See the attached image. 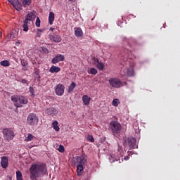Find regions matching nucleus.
Returning <instances> with one entry per match:
<instances>
[{
	"instance_id": "nucleus-1",
	"label": "nucleus",
	"mask_w": 180,
	"mask_h": 180,
	"mask_svg": "<svg viewBox=\"0 0 180 180\" xmlns=\"http://www.w3.org/2000/svg\"><path fill=\"white\" fill-rule=\"evenodd\" d=\"M47 174V167L43 163H37L30 167V179L39 180Z\"/></svg>"
},
{
	"instance_id": "nucleus-2",
	"label": "nucleus",
	"mask_w": 180,
	"mask_h": 180,
	"mask_svg": "<svg viewBox=\"0 0 180 180\" xmlns=\"http://www.w3.org/2000/svg\"><path fill=\"white\" fill-rule=\"evenodd\" d=\"M88 158L86 155L82 154L81 156H77L76 158V164H77V172L78 176L82 175L84 172V165L86 164Z\"/></svg>"
},
{
	"instance_id": "nucleus-3",
	"label": "nucleus",
	"mask_w": 180,
	"mask_h": 180,
	"mask_svg": "<svg viewBox=\"0 0 180 180\" xmlns=\"http://www.w3.org/2000/svg\"><path fill=\"white\" fill-rule=\"evenodd\" d=\"M34 19H36V14L33 13L32 12L27 14L22 25L23 32H28L29 25H30V22H33Z\"/></svg>"
},
{
	"instance_id": "nucleus-4",
	"label": "nucleus",
	"mask_w": 180,
	"mask_h": 180,
	"mask_svg": "<svg viewBox=\"0 0 180 180\" xmlns=\"http://www.w3.org/2000/svg\"><path fill=\"white\" fill-rule=\"evenodd\" d=\"M11 101L14 102L16 108H22V105H26L27 103V98L24 96H12Z\"/></svg>"
},
{
	"instance_id": "nucleus-5",
	"label": "nucleus",
	"mask_w": 180,
	"mask_h": 180,
	"mask_svg": "<svg viewBox=\"0 0 180 180\" xmlns=\"http://www.w3.org/2000/svg\"><path fill=\"white\" fill-rule=\"evenodd\" d=\"M2 134L5 141H11V140H13L15 138V133L10 129H4Z\"/></svg>"
},
{
	"instance_id": "nucleus-6",
	"label": "nucleus",
	"mask_w": 180,
	"mask_h": 180,
	"mask_svg": "<svg viewBox=\"0 0 180 180\" xmlns=\"http://www.w3.org/2000/svg\"><path fill=\"white\" fill-rule=\"evenodd\" d=\"M108 82L110 85V86H112V88H122L123 86V82H122V80L117 79V78H110L108 80Z\"/></svg>"
},
{
	"instance_id": "nucleus-7",
	"label": "nucleus",
	"mask_w": 180,
	"mask_h": 180,
	"mask_svg": "<svg viewBox=\"0 0 180 180\" xmlns=\"http://www.w3.org/2000/svg\"><path fill=\"white\" fill-rule=\"evenodd\" d=\"M27 123L30 126H34V124H37L39 123V117L34 113H30L27 119Z\"/></svg>"
},
{
	"instance_id": "nucleus-8",
	"label": "nucleus",
	"mask_w": 180,
	"mask_h": 180,
	"mask_svg": "<svg viewBox=\"0 0 180 180\" xmlns=\"http://www.w3.org/2000/svg\"><path fill=\"white\" fill-rule=\"evenodd\" d=\"M110 127L113 134H119L120 130H122V125L116 121L110 122Z\"/></svg>"
},
{
	"instance_id": "nucleus-9",
	"label": "nucleus",
	"mask_w": 180,
	"mask_h": 180,
	"mask_svg": "<svg viewBox=\"0 0 180 180\" xmlns=\"http://www.w3.org/2000/svg\"><path fill=\"white\" fill-rule=\"evenodd\" d=\"M65 91V86L63 84H58L55 86V94L58 96H63Z\"/></svg>"
},
{
	"instance_id": "nucleus-10",
	"label": "nucleus",
	"mask_w": 180,
	"mask_h": 180,
	"mask_svg": "<svg viewBox=\"0 0 180 180\" xmlns=\"http://www.w3.org/2000/svg\"><path fill=\"white\" fill-rule=\"evenodd\" d=\"M121 74L122 77H126L127 75L128 77H134V69L133 68H124L121 70Z\"/></svg>"
},
{
	"instance_id": "nucleus-11",
	"label": "nucleus",
	"mask_w": 180,
	"mask_h": 180,
	"mask_svg": "<svg viewBox=\"0 0 180 180\" xmlns=\"http://www.w3.org/2000/svg\"><path fill=\"white\" fill-rule=\"evenodd\" d=\"M122 56H124L125 61L127 60V58H131V60H133V58H136V56H133V53L131 51H129L127 49H124L123 52L122 53Z\"/></svg>"
},
{
	"instance_id": "nucleus-12",
	"label": "nucleus",
	"mask_w": 180,
	"mask_h": 180,
	"mask_svg": "<svg viewBox=\"0 0 180 180\" xmlns=\"http://www.w3.org/2000/svg\"><path fill=\"white\" fill-rule=\"evenodd\" d=\"M94 64L98 68V70H100V71H103V68H105V65L103 63L99 61V59L94 58L93 59Z\"/></svg>"
},
{
	"instance_id": "nucleus-13",
	"label": "nucleus",
	"mask_w": 180,
	"mask_h": 180,
	"mask_svg": "<svg viewBox=\"0 0 180 180\" xmlns=\"http://www.w3.org/2000/svg\"><path fill=\"white\" fill-rule=\"evenodd\" d=\"M49 39H51V41H54V43H60L62 40L61 37L57 34H51L49 35Z\"/></svg>"
},
{
	"instance_id": "nucleus-14",
	"label": "nucleus",
	"mask_w": 180,
	"mask_h": 180,
	"mask_svg": "<svg viewBox=\"0 0 180 180\" xmlns=\"http://www.w3.org/2000/svg\"><path fill=\"white\" fill-rule=\"evenodd\" d=\"M45 113H46V115H49L50 116H56V115L58 113V110H57L56 108L52 107L46 109Z\"/></svg>"
},
{
	"instance_id": "nucleus-15",
	"label": "nucleus",
	"mask_w": 180,
	"mask_h": 180,
	"mask_svg": "<svg viewBox=\"0 0 180 180\" xmlns=\"http://www.w3.org/2000/svg\"><path fill=\"white\" fill-rule=\"evenodd\" d=\"M64 55L58 54L52 59V64H57L60 61H64Z\"/></svg>"
},
{
	"instance_id": "nucleus-16",
	"label": "nucleus",
	"mask_w": 180,
	"mask_h": 180,
	"mask_svg": "<svg viewBox=\"0 0 180 180\" xmlns=\"http://www.w3.org/2000/svg\"><path fill=\"white\" fill-rule=\"evenodd\" d=\"M128 146L130 148H136L137 144L136 143V139L134 138H128L127 139Z\"/></svg>"
},
{
	"instance_id": "nucleus-17",
	"label": "nucleus",
	"mask_w": 180,
	"mask_h": 180,
	"mask_svg": "<svg viewBox=\"0 0 180 180\" xmlns=\"http://www.w3.org/2000/svg\"><path fill=\"white\" fill-rule=\"evenodd\" d=\"M75 34L76 37H82L84 36V32L80 27H75Z\"/></svg>"
},
{
	"instance_id": "nucleus-18",
	"label": "nucleus",
	"mask_w": 180,
	"mask_h": 180,
	"mask_svg": "<svg viewBox=\"0 0 180 180\" xmlns=\"http://www.w3.org/2000/svg\"><path fill=\"white\" fill-rule=\"evenodd\" d=\"M82 101L85 106H88L91 102V97L88 96L87 95H84L82 96Z\"/></svg>"
},
{
	"instance_id": "nucleus-19",
	"label": "nucleus",
	"mask_w": 180,
	"mask_h": 180,
	"mask_svg": "<svg viewBox=\"0 0 180 180\" xmlns=\"http://www.w3.org/2000/svg\"><path fill=\"white\" fill-rule=\"evenodd\" d=\"M1 165L2 168H8V158L5 156L1 158Z\"/></svg>"
},
{
	"instance_id": "nucleus-20",
	"label": "nucleus",
	"mask_w": 180,
	"mask_h": 180,
	"mask_svg": "<svg viewBox=\"0 0 180 180\" xmlns=\"http://www.w3.org/2000/svg\"><path fill=\"white\" fill-rule=\"evenodd\" d=\"M60 71H61V69L59 67L54 65H52L49 69V72H51V74H54V72H60Z\"/></svg>"
},
{
	"instance_id": "nucleus-21",
	"label": "nucleus",
	"mask_w": 180,
	"mask_h": 180,
	"mask_svg": "<svg viewBox=\"0 0 180 180\" xmlns=\"http://www.w3.org/2000/svg\"><path fill=\"white\" fill-rule=\"evenodd\" d=\"M75 86H77V84L74 82H72L68 87V94H71V92H72V91H74V89H75Z\"/></svg>"
},
{
	"instance_id": "nucleus-22",
	"label": "nucleus",
	"mask_w": 180,
	"mask_h": 180,
	"mask_svg": "<svg viewBox=\"0 0 180 180\" xmlns=\"http://www.w3.org/2000/svg\"><path fill=\"white\" fill-rule=\"evenodd\" d=\"M53 22H54V13L50 12L49 16V25H53Z\"/></svg>"
},
{
	"instance_id": "nucleus-23",
	"label": "nucleus",
	"mask_w": 180,
	"mask_h": 180,
	"mask_svg": "<svg viewBox=\"0 0 180 180\" xmlns=\"http://www.w3.org/2000/svg\"><path fill=\"white\" fill-rule=\"evenodd\" d=\"M14 8L19 6V0H8Z\"/></svg>"
},
{
	"instance_id": "nucleus-24",
	"label": "nucleus",
	"mask_w": 180,
	"mask_h": 180,
	"mask_svg": "<svg viewBox=\"0 0 180 180\" xmlns=\"http://www.w3.org/2000/svg\"><path fill=\"white\" fill-rule=\"evenodd\" d=\"M53 127L56 131H60V127H58V122L53 121L52 123Z\"/></svg>"
},
{
	"instance_id": "nucleus-25",
	"label": "nucleus",
	"mask_w": 180,
	"mask_h": 180,
	"mask_svg": "<svg viewBox=\"0 0 180 180\" xmlns=\"http://www.w3.org/2000/svg\"><path fill=\"white\" fill-rule=\"evenodd\" d=\"M16 178L17 180H23V174H22V172L19 170L16 172Z\"/></svg>"
},
{
	"instance_id": "nucleus-26",
	"label": "nucleus",
	"mask_w": 180,
	"mask_h": 180,
	"mask_svg": "<svg viewBox=\"0 0 180 180\" xmlns=\"http://www.w3.org/2000/svg\"><path fill=\"white\" fill-rule=\"evenodd\" d=\"M89 72L92 75H96V74H98V70H96L95 68H91Z\"/></svg>"
},
{
	"instance_id": "nucleus-27",
	"label": "nucleus",
	"mask_w": 180,
	"mask_h": 180,
	"mask_svg": "<svg viewBox=\"0 0 180 180\" xmlns=\"http://www.w3.org/2000/svg\"><path fill=\"white\" fill-rule=\"evenodd\" d=\"M0 65H2L3 67H9L11 64L9 63V61L8 60H3L0 63Z\"/></svg>"
},
{
	"instance_id": "nucleus-28",
	"label": "nucleus",
	"mask_w": 180,
	"mask_h": 180,
	"mask_svg": "<svg viewBox=\"0 0 180 180\" xmlns=\"http://www.w3.org/2000/svg\"><path fill=\"white\" fill-rule=\"evenodd\" d=\"M30 4H32V0H22V4L25 8L29 6Z\"/></svg>"
},
{
	"instance_id": "nucleus-29",
	"label": "nucleus",
	"mask_w": 180,
	"mask_h": 180,
	"mask_svg": "<svg viewBox=\"0 0 180 180\" xmlns=\"http://www.w3.org/2000/svg\"><path fill=\"white\" fill-rule=\"evenodd\" d=\"M33 139H34V136L32 134H28V136L25 139V141H32Z\"/></svg>"
},
{
	"instance_id": "nucleus-30",
	"label": "nucleus",
	"mask_w": 180,
	"mask_h": 180,
	"mask_svg": "<svg viewBox=\"0 0 180 180\" xmlns=\"http://www.w3.org/2000/svg\"><path fill=\"white\" fill-rule=\"evenodd\" d=\"M37 31L38 32H37V37H41V33H43V32H44V30L38 29Z\"/></svg>"
},
{
	"instance_id": "nucleus-31",
	"label": "nucleus",
	"mask_w": 180,
	"mask_h": 180,
	"mask_svg": "<svg viewBox=\"0 0 180 180\" xmlns=\"http://www.w3.org/2000/svg\"><path fill=\"white\" fill-rule=\"evenodd\" d=\"M112 105H113V106H115V107L119 106V99L115 98V99L112 101Z\"/></svg>"
},
{
	"instance_id": "nucleus-32",
	"label": "nucleus",
	"mask_w": 180,
	"mask_h": 180,
	"mask_svg": "<svg viewBox=\"0 0 180 180\" xmlns=\"http://www.w3.org/2000/svg\"><path fill=\"white\" fill-rule=\"evenodd\" d=\"M87 140L91 143H94L95 141V139H94V136H92V135H89L87 136Z\"/></svg>"
},
{
	"instance_id": "nucleus-33",
	"label": "nucleus",
	"mask_w": 180,
	"mask_h": 180,
	"mask_svg": "<svg viewBox=\"0 0 180 180\" xmlns=\"http://www.w3.org/2000/svg\"><path fill=\"white\" fill-rule=\"evenodd\" d=\"M35 25L37 27H40V18L39 17L36 19Z\"/></svg>"
},
{
	"instance_id": "nucleus-34",
	"label": "nucleus",
	"mask_w": 180,
	"mask_h": 180,
	"mask_svg": "<svg viewBox=\"0 0 180 180\" xmlns=\"http://www.w3.org/2000/svg\"><path fill=\"white\" fill-rule=\"evenodd\" d=\"M41 51H42L43 53H45V54H49V49H47V48L46 47H41Z\"/></svg>"
},
{
	"instance_id": "nucleus-35",
	"label": "nucleus",
	"mask_w": 180,
	"mask_h": 180,
	"mask_svg": "<svg viewBox=\"0 0 180 180\" xmlns=\"http://www.w3.org/2000/svg\"><path fill=\"white\" fill-rule=\"evenodd\" d=\"M58 150L59 151V153H64V146L62 145H60Z\"/></svg>"
},
{
	"instance_id": "nucleus-36",
	"label": "nucleus",
	"mask_w": 180,
	"mask_h": 180,
	"mask_svg": "<svg viewBox=\"0 0 180 180\" xmlns=\"http://www.w3.org/2000/svg\"><path fill=\"white\" fill-rule=\"evenodd\" d=\"M21 65H22V67H26V65H27V62L25 60H21Z\"/></svg>"
},
{
	"instance_id": "nucleus-37",
	"label": "nucleus",
	"mask_w": 180,
	"mask_h": 180,
	"mask_svg": "<svg viewBox=\"0 0 180 180\" xmlns=\"http://www.w3.org/2000/svg\"><path fill=\"white\" fill-rule=\"evenodd\" d=\"M30 92L32 96H34V89H33V87H32V86H30Z\"/></svg>"
},
{
	"instance_id": "nucleus-38",
	"label": "nucleus",
	"mask_w": 180,
	"mask_h": 180,
	"mask_svg": "<svg viewBox=\"0 0 180 180\" xmlns=\"http://www.w3.org/2000/svg\"><path fill=\"white\" fill-rule=\"evenodd\" d=\"M124 160H125V161H127V160H130V155H128L125 156Z\"/></svg>"
},
{
	"instance_id": "nucleus-39",
	"label": "nucleus",
	"mask_w": 180,
	"mask_h": 180,
	"mask_svg": "<svg viewBox=\"0 0 180 180\" xmlns=\"http://www.w3.org/2000/svg\"><path fill=\"white\" fill-rule=\"evenodd\" d=\"M21 82H22V84H27V81L26 79H22L21 80Z\"/></svg>"
},
{
	"instance_id": "nucleus-40",
	"label": "nucleus",
	"mask_w": 180,
	"mask_h": 180,
	"mask_svg": "<svg viewBox=\"0 0 180 180\" xmlns=\"http://www.w3.org/2000/svg\"><path fill=\"white\" fill-rule=\"evenodd\" d=\"M110 162H115V160L113 159V158H111Z\"/></svg>"
},
{
	"instance_id": "nucleus-41",
	"label": "nucleus",
	"mask_w": 180,
	"mask_h": 180,
	"mask_svg": "<svg viewBox=\"0 0 180 180\" xmlns=\"http://www.w3.org/2000/svg\"><path fill=\"white\" fill-rule=\"evenodd\" d=\"M70 2H75V0H69Z\"/></svg>"
},
{
	"instance_id": "nucleus-42",
	"label": "nucleus",
	"mask_w": 180,
	"mask_h": 180,
	"mask_svg": "<svg viewBox=\"0 0 180 180\" xmlns=\"http://www.w3.org/2000/svg\"><path fill=\"white\" fill-rule=\"evenodd\" d=\"M2 37V32H0V37Z\"/></svg>"
},
{
	"instance_id": "nucleus-43",
	"label": "nucleus",
	"mask_w": 180,
	"mask_h": 180,
	"mask_svg": "<svg viewBox=\"0 0 180 180\" xmlns=\"http://www.w3.org/2000/svg\"><path fill=\"white\" fill-rule=\"evenodd\" d=\"M35 63H36V62H34H34H32V64H35Z\"/></svg>"
},
{
	"instance_id": "nucleus-44",
	"label": "nucleus",
	"mask_w": 180,
	"mask_h": 180,
	"mask_svg": "<svg viewBox=\"0 0 180 180\" xmlns=\"http://www.w3.org/2000/svg\"><path fill=\"white\" fill-rule=\"evenodd\" d=\"M122 161H123V157H122Z\"/></svg>"
},
{
	"instance_id": "nucleus-45",
	"label": "nucleus",
	"mask_w": 180,
	"mask_h": 180,
	"mask_svg": "<svg viewBox=\"0 0 180 180\" xmlns=\"http://www.w3.org/2000/svg\"><path fill=\"white\" fill-rule=\"evenodd\" d=\"M116 161H117V159H116Z\"/></svg>"
}]
</instances>
